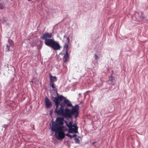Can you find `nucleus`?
I'll use <instances>...</instances> for the list:
<instances>
[{
  "label": "nucleus",
  "mask_w": 148,
  "mask_h": 148,
  "mask_svg": "<svg viewBox=\"0 0 148 148\" xmlns=\"http://www.w3.org/2000/svg\"><path fill=\"white\" fill-rule=\"evenodd\" d=\"M73 118H75V117L74 116H73L71 118H66L67 119H71V121L69 122V124H68L67 123L66 121H65L66 123V126L68 127V133H70L71 130L72 129V125L73 124Z\"/></svg>",
  "instance_id": "5"
},
{
  "label": "nucleus",
  "mask_w": 148,
  "mask_h": 148,
  "mask_svg": "<svg viewBox=\"0 0 148 148\" xmlns=\"http://www.w3.org/2000/svg\"><path fill=\"white\" fill-rule=\"evenodd\" d=\"M64 119L63 117H57L54 122L53 119L51 120L52 125L50 124L51 130L55 132V136L59 140H62L64 138V132L67 128L63 125Z\"/></svg>",
  "instance_id": "2"
},
{
  "label": "nucleus",
  "mask_w": 148,
  "mask_h": 148,
  "mask_svg": "<svg viewBox=\"0 0 148 148\" xmlns=\"http://www.w3.org/2000/svg\"><path fill=\"white\" fill-rule=\"evenodd\" d=\"M66 38H67V40H68V43H69V41H70L69 36H68Z\"/></svg>",
  "instance_id": "20"
},
{
  "label": "nucleus",
  "mask_w": 148,
  "mask_h": 148,
  "mask_svg": "<svg viewBox=\"0 0 148 148\" xmlns=\"http://www.w3.org/2000/svg\"><path fill=\"white\" fill-rule=\"evenodd\" d=\"M88 92V91H87L86 92Z\"/></svg>",
  "instance_id": "29"
},
{
  "label": "nucleus",
  "mask_w": 148,
  "mask_h": 148,
  "mask_svg": "<svg viewBox=\"0 0 148 148\" xmlns=\"http://www.w3.org/2000/svg\"><path fill=\"white\" fill-rule=\"evenodd\" d=\"M96 143V142H94L92 144V145H94V144L95 143Z\"/></svg>",
  "instance_id": "26"
},
{
  "label": "nucleus",
  "mask_w": 148,
  "mask_h": 148,
  "mask_svg": "<svg viewBox=\"0 0 148 148\" xmlns=\"http://www.w3.org/2000/svg\"><path fill=\"white\" fill-rule=\"evenodd\" d=\"M6 45H8V46H9L10 47H11V45H10V44L9 43L7 44Z\"/></svg>",
  "instance_id": "24"
},
{
  "label": "nucleus",
  "mask_w": 148,
  "mask_h": 148,
  "mask_svg": "<svg viewBox=\"0 0 148 148\" xmlns=\"http://www.w3.org/2000/svg\"><path fill=\"white\" fill-rule=\"evenodd\" d=\"M6 50L7 51L9 52L10 51V47L8 46V45H6Z\"/></svg>",
  "instance_id": "14"
},
{
  "label": "nucleus",
  "mask_w": 148,
  "mask_h": 148,
  "mask_svg": "<svg viewBox=\"0 0 148 148\" xmlns=\"http://www.w3.org/2000/svg\"><path fill=\"white\" fill-rule=\"evenodd\" d=\"M56 93L57 95H58V97H58V96H60V95L59 96L58 94V93L57 92H56Z\"/></svg>",
  "instance_id": "25"
},
{
  "label": "nucleus",
  "mask_w": 148,
  "mask_h": 148,
  "mask_svg": "<svg viewBox=\"0 0 148 148\" xmlns=\"http://www.w3.org/2000/svg\"><path fill=\"white\" fill-rule=\"evenodd\" d=\"M45 102V106L47 108H50L52 106L51 102L47 97H46L44 99Z\"/></svg>",
  "instance_id": "6"
},
{
  "label": "nucleus",
  "mask_w": 148,
  "mask_h": 148,
  "mask_svg": "<svg viewBox=\"0 0 148 148\" xmlns=\"http://www.w3.org/2000/svg\"><path fill=\"white\" fill-rule=\"evenodd\" d=\"M4 4V2H0V9H2L3 8Z\"/></svg>",
  "instance_id": "9"
},
{
  "label": "nucleus",
  "mask_w": 148,
  "mask_h": 148,
  "mask_svg": "<svg viewBox=\"0 0 148 148\" xmlns=\"http://www.w3.org/2000/svg\"><path fill=\"white\" fill-rule=\"evenodd\" d=\"M110 81H113L112 77H110Z\"/></svg>",
  "instance_id": "21"
},
{
  "label": "nucleus",
  "mask_w": 148,
  "mask_h": 148,
  "mask_svg": "<svg viewBox=\"0 0 148 148\" xmlns=\"http://www.w3.org/2000/svg\"><path fill=\"white\" fill-rule=\"evenodd\" d=\"M50 79H51V80H52V78L54 79H57L56 77L55 76H53L51 75V74L50 73L49 74Z\"/></svg>",
  "instance_id": "13"
},
{
  "label": "nucleus",
  "mask_w": 148,
  "mask_h": 148,
  "mask_svg": "<svg viewBox=\"0 0 148 148\" xmlns=\"http://www.w3.org/2000/svg\"><path fill=\"white\" fill-rule=\"evenodd\" d=\"M94 56H95V60H97L98 59V56L97 54H95L94 55Z\"/></svg>",
  "instance_id": "18"
},
{
  "label": "nucleus",
  "mask_w": 148,
  "mask_h": 148,
  "mask_svg": "<svg viewBox=\"0 0 148 148\" xmlns=\"http://www.w3.org/2000/svg\"><path fill=\"white\" fill-rule=\"evenodd\" d=\"M65 135H66V136H67L68 137H69L71 139L73 138V136L72 135H71L70 134H69V133H67Z\"/></svg>",
  "instance_id": "15"
},
{
  "label": "nucleus",
  "mask_w": 148,
  "mask_h": 148,
  "mask_svg": "<svg viewBox=\"0 0 148 148\" xmlns=\"http://www.w3.org/2000/svg\"><path fill=\"white\" fill-rule=\"evenodd\" d=\"M78 137L79 138H80V137L79 136H78Z\"/></svg>",
  "instance_id": "28"
},
{
  "label": "nucleus",
  "mask_w": 148,
  "mask_h": 148,
  "mask_svg": "<svg viewBox=\"0 0 148 148\" xmlns=\"http://www.w3.org/2000/svg\"><path fill=\"white\" fill-rule=\"evenodd\" d=\"M8 43L11 45V47H13L14 46V42L13 41L10 39L8 40Z\"/></svg>",
  "instance_id": "8"
},
{
  "label": "nucleus",
  "mask_w": 148,
  "mask_h": 148,
  "mask_svg": "<svg viewBox=\"0 0 148 148\" xmlns=\"http://www.w3.org/2000/svg\"><path fill=\"white\" fill-rule=\"evenodd\" d=\"M4 125V126L5 127V126H6L7 125Z\"/></svg>",
  "instance_id": "27"
},
{
  "label": "nucleus",
  "mask_w": 148,
  "mask_h": 148,
  "mask_svg": "<svg viewBox=\"0 0 148 148\" xmlns=\"http://www.w3.org/2000/svg\"><path fill=\"white\" fill-rule=\"evenodd\" d=\"M51 99L55 104V112L58 115L65 118H71L74 116L76 119L78 116L79 106L78 105L73 106L71 102L62 95L58 97H51Z\"/></svg>",
  "instance_id": "1"
},
{
  "label": "nucleus",
  "mask_w": 148,
  "mask_h": 148,
  "mask_svg": "<svg viewBox=\"0 0 148 148\" xmlns=\"http://www.w3.org/2000/svg\"><path fill=\"white\" fill-rule=\"evenodd\" d=\"M53 90L55 92H57V88L56 87H55L54 88H53Z\"/></svg>",
  "instance_id": "19"
},
{
  "label": "nucleus",
  "mask_w": 148,
  "mask_h": 148,
  "mask_svg": "<svg viewBox=\"0 0 148 148\" xmlns=\"http://www.w3.org/2000/svg\"><path fill=\"white\" fill-rule=\"evenodd\" d=\"M77 136V135H76V134H74L73 135H72L73 137H76Z\"/></svg>",
  "instance_id": "22"
},
{
  "label": "nucleus",
  "mask_w": 148,
  "mask_h": 148,
  "mask_svg": "<svg viewBox=\"0 0 148 148\" xmlns=\"http://www.w3.org/2000/svg\"><path fill=\"white\" fill-rule=\"evenodd\" d=\"M57 80V79H54L53 78H52V80H51V79H50V83H54V82Z\"/></svg>",
  "instance_id": "12"
},
{
  "label": "nucleus",
  "mask_w": 148,
  "mask_h": 148,
  "mask_svg": "<svg viewBox=\"0 0 148 148\" xmlns=\"http://www.w3.org/2000/svg\"><path fill=\"white\" fill-rule=\"evenodd\" d=\"M50 86L52 87V88H54L55 87V84L54 83H50Z\"/></svg>",
  "instance_id": "17"
},
{
  "label": "nucleus",
  "mask_w": 148,
  "mask_h": 148,
  "mask_svg": "<svg viewBox=\"0 0 148 148\" xmlns=\"http://www.w3.org/2000/svg\"><path fill=\"white\" fill-rule=\"evenodd\" d=\"M51 33L45 32L40 36V39L44 40L45 45L54 50H58L61 48L59 43L55 41L53 38H50L52 37Z\"/></svg>",
  "instance_id": "3"
},
{
  "label": "nucleus",
  "mask_w": 148,
  "mask_h": 148,
  "mask_svg": "<svg viewBox=\"0 0 148 148\" xmlns=\"http://www.w3.org/2000/svg\"><path fill=\"white\" fill-rule=\"evenodd\" d=\"M77 127L76 123H75L72 125V129L71 130L70 133H78Z\"/></svg>",
  "instance_id": "7"
},
{
  "label": "nucleus",
  "mask_w": 148,
  "mask_h": 148,
  "mask_svg": "<svg viewBox=\"0 0 148 148\" xmlns=\"http://www.w3.org/2000/svg\"><path fill=\"white\" fill-rule=\"evenodd\" d=\"M79 95H80V93H79Z\"/></svg>",
  "instance_id": "30"
},
{
  "label": "nucleus",
  "mask_w": 148,
  "mask_h": 148,
  "mask_svg": "<svg viewBox=\"0 0 148 148\" xmlns=\"http://www.w3.org/2000/svg\"><path fill=\"white\" fill-rule=\"evenodd\" d=\"M65 135H66V136H67L68 137H69L71 139L73 138V136L72 135H71L70 134H69V133H67Z\"/></svg>",
  "instance_id": "16"
},
{
  "label": "nucleus",
  "mask_w": 148,
  "mask_h": 148,
  "mask_svg": "<svg viewBox=\"0 0 148 148\" xmlns=\"http://www.w3.org/2000/svg\"><path fill=\"white\" fill-rule=\"evenodd\" d=\"M67 37H68V36H67V35H66V34L64 35V38H67Z\"/></svg>",
  "instance_id": "23"
},
{
  "label": "nucleus",
  "mask_w": 148,
  "mask_h": 148,
  "mask_svg": "<svg viewBox=\"0 0 148 148\" xmlns=\"http://www.w3.org/2000/svg\"><path fill=\"white\" fill-rule=\"evenodd\" d=\"M69 47L68 44H65L64 46L63 50H64L65 53L64 54V55L62 59L64 62L66 63L68 61V59L69 58V56L68 53V48Z\"/></svg>",
  "instance_id": "4"
},
{
  "label": "nucleus",
  "mask_w": 148,
  "mask_h": 148,
  "mask_svg": "<svg viewBox=\"0 0 148 148\" xmlns=\"http://www.w3.org/2000/svg\"><path fill=\"white\" fill-rule=\"evenodd\" d=\"M42 46V44L41 41H40V44L39 45H37L38 48V49H40Z\"/></svg>",
  "instance_id": "11"
},
{
  "label": "nucleus",
  "mask_w": 148,
  "mask_h": 148,
  "mask_svg": "<svg viewBox=\"0 0 148 148\" xmlns=\"http://www.w3.org/2000/svg\"><path fill=\"white\" fill-rule=\"evenodd\" d=\"M74 140L75 141V143L76 144H79L80 143V140H79L77 138H74Z\"/></svg>",
  "instance_id": "10"
}]
</instances>
